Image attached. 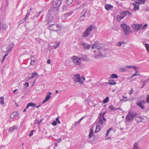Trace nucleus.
Wrapping results in <instances>:
<instances>
[{
	"label": "nucleus",
	"instance_id": "obj_1",
	"mask_svg": "<svg viewBox=\"0 0 149 149\" xmlns=\"http://www.w3.org/2000/svg\"><path fill=\"white\" fill-rule=\"evenodd\" d=\"M137 115L138 113L136 111H130L126 116L125 120L127 121H130Z\"/></svg>",
	"mask_w": 149,
	"mask_h": 149
},
{
	"label": "nucleus",
	"instance_id": "obj_2",
	"mask_svg": "<svg viewBox=\"0 0 149 149\" xmlns=\"http://www.w3.org/2000/svg\"><path fill=\"white\" fill-rule=\"evenodd\" d=\"M133 68L134 70L136 72L134 74H137V73L139 72L138 69L139 68L134 66H132V65H129V66H126L124 68H120L119 69V71L120 72H125L126 71H127V68Z\"/></svg>",
	"mask_w": 149,
	"mask_h": 149
},
{
	"label": "nucleus",
	"instance_id": "obj_3",
	"mask_svg": "<svg viewBox=\"0 0 149 149\" xmlns=\"http://www.w3.org/2000/svg\"><path fill=\"white\" fill-rule=\"evenodd\" d=\"M123 30L125 36L129 34L130 32V28L129 26L127 25L125 23H122L121 25Z\"/></svg>",
	"mask_w": 149,
	"mask_h": 149
},
{
	"label": "nucleus",
	"instance_id": "obj_4",
	"mask_svg": "<svg viewBox=\"0 0 149 149\" xmlns=\"http://www.w3.org/2000/svg\"><path fill=\"white\" fill-rule=\"evenodd\" d=\"M80 76V75H74L73 80L75 83L79 82L81 84H82L83 83V81L85 80V77H81Z\"/></svg>",
	"mask_w": 149,
	"mask_h": 149
},
{
	"label": "nucleus",
	"instance_id": "obj_5",
	"mask_svg": "<svg viewBox=\"0 0 149 149\" xmlns=\"http://www.w3.org/2000/svg\"><path fill=\"white\" fill-rule=\"evenodd\" d=\"M61 26L57 24H49L48 26V28L52 31H57L61 28Z\"/></svg>",
	"mask_w": 149,
	"mask_h": 149
},
{
	"label": "nucleus",
	"instance_id": "obj_6",
	"mask_svg": "<svg viewBox=\"0 0 149 149\" xmlns=\"http://www.w3.org/2000/svg\"><path fill=\"white\" fill-rule=\"evenodd\" d=\"M93 29V26L91 25L87 28L83 33V36L84 38L88 37Z\"/></svg>",
	"mask_w": 149,
	"mask_h": 149
},
{
	"label": "nucleus",
	"instance_id": "obj_7",
	"mask_svg": "<svg viewBox=\"0 0 149 149\" xmlns=\"http://www.w3.org/2000/svg\"><path fill=\"white\" fill-rule=\"evenodd\" d=\"M93 130L92 128L90 130V132L89 134V137L87 139V140L89 142H93L95 139V136L94 135L93 133Z\"/></svg>",
	"mask_w": 149,
	"mask_h": 149
},
{
	"label": "nucleus",
	"instance_id": "obj_8",
	"mask_svg": "<svg viewBox=\"0 0 149 149\" xmlns=\"http://www.w3.org/2000/svg\"><path fill=\"white\" fill-rule=\"evenodd\" d=\"M103 45V43H99L98 41H96L95 42L94 44L92 45V48H96L97 49L99 50L102 48Z\"/></svg>",
	"mask_w": 149,
	"mask_h": 149
},
{
	"label": "nucleus",
	"instance_id": "obj_9",
	"mask_svg": "<svg viewBox=\"0 0 149 149\" xmlns=\"http://www.w3.org/2000/svg\"><path fill=\"white\" fill-rule=\"evenodd\" d=\"M72 60L74 63L77 65H79L81 64V60L79 57L76 56H73L72 57Z\"/></svg>",
	"mask_w": 149,
	"mask_h": 149
},
{
	"label": "nucleus",
	"instance_id": "obj_10",
	"mask_svg": "<svg viewBox=\"0 0 149 149\" xmlns=\"http://www.w3.org/2000/svg\"><path fill=\"white\" fill-rule=\"evenodd\" d=\"M59 10V8L57 7H56L55 6H54L53 5L50 8L48 13L53 14L54 13L55 14L58 13V11Z\"/></svg>",
	"mask_w": 149,
	"mask_h": 149
},
{
	"label": "nucleus",
	"instance_id": "obj_11",
	"mask_svg": "<svg viewBox=\"0 0 149 149\" xmlns=\"http://www.w3.org/2000/svg\"><path fill=\"white\" fill-rule=\"evenodd\" d=\"M106 120L104 117H102V116L99 115L98 118L97 119V124L102 125L103 123V121Z\"/></svg>",
	"mask_w": 149,
	"mask_h": 149
},
{
	"label": "nucleus",
	"instance_id": "obj_12",
	"mask_svg": "<svg viewBox=\"0 0 149 149\" xmlns=\"http://www.w3.org/2000/svg\"><path fill=\"white\" fill-rule=\"evenodd\" d=\"M62 0H54L53 3V5L59 8L61 4Z\"/></svg>",
	"mask_w": 149,
	"mask_h": 149
},
{
	"label": "nucleus",
	"instance_id": "obj_13",
	"mask_svg": "<svg viewBox=\"0 0 149 149\" xmlns=\"http://www.w3.org/2000/svg\"><path fill=\"white\" fill-rule=\"evenodd\" d=\"M145 101L142 100L139 102H137L136 104L137 106L140 107L142 109H145V107L144 105L143 104H145Z\"/></svg>",
	"mask_w": 149,
	"mask_h": 149
},
{
	"label": "nucleus",
	"instance_id": "obj_14",
	"mask_svg": "<svg viewBox=\"0 0 149 149\" xmlns=\"http://www.w3.org/2000/svg\"><path fill=\"white\" fill-rule=\"evenodd\" d=\"M81 45L85 50H88L91 47V46L86 43H82Z\"/></svg>",
	"mask_w": 149,
	"mask_h": 149
},
{
	"label": "nucleus",
	"instance_id": "obj_15",
	"mask_svg": "<svg viewBox=\"0 0 149 149\" xmlns=\"http://www.w3.org/2000/svg\"><path fill=\"white\" fill-rule=\"evenodd\" d=\"M140 141H138L134 143L133 147L132 149H140V147L139 146Z\"/></svg>",
	"mask_w": 149,
	"mask_h": 149
},
{
	"label": "nucleus",
	"instance_id": "obj_16",
	"mask_svg": "<svg viewBox=\"0 0 149 149\" xmlns=\"http://www.w3.org/2000/svg\"><path fill=\"white\" fill-rule=\"evenodd\" d=\"M142 26V24H135L132 26V28L135 30H139Z\"/></svg>",
	"mask_w": 149,
	"mask_h": 149
},
{
	"label": "nucleus",
	"instance_id": "obj_17",
	"mask_svg": "<svg viewBox=\"0 0 149 149\" xmlns=\"http://www.w3.org/2000/svg\"><path fill=\"white\" fill-rule=\"evenodd\" d=\"M19 116V114L17 112H14L10 116V118L12 119H15Z\"/></svg>",
	"mask_w": 149,
	"mask_h": 149
},
{
	"label": "nucleus",
	"instance_id": "obj_18",
	"mask_svg": "<svg viewBox=\"0 0 149 149\" xmlns=\"http://www.w3.org/2000/svg\"><path fill=\"white\" fill-rule=\"evenodd\" d=\"M135 119V120L138 123L140 122H144L142 116L136 117Z\"/></svg>",
	"mask_w": 149,
	"mask_h": 149
},
{
	"label": "nucleus",
	"instance_id": "obj_19",
	"mask_svg": "<svg viewBox=\"0 0 149 149\" xmlns=\"http://www.w3.org/2000/svg\"><path fill=\"white\" fill-rule=\"evenodd\" d=\"M49 95H48L45 97V100L43 101V102H42V103L43 104L45 102H46L47 101H48L49 100L50 98V97H51V96H50V95L52 94V93H51V92H49Z\"/></svg>",
	"mask_w": 149,
	"mask_h": 149
},
{
	"label": "nucleus",
	"instance_id": "obj_20",
	"mask_svg": "<svg viewBox=\"0 0 149 149\" xmlns=\"http://www.w3.org/2000/svg\"><path fill=\"white\" fill-rule=\"evenodd\" d=\"M105 8L107 10L112 9L113 8V6L109 4H107L105 5Z\"/></svg>",
	"mask_w": 149,
	"mask_h": 149
},
{
	"label": "nucleus",
	"instance_id": "obj_21",
	"mask_svg": "<svg viewBox=\"0 0 149 149\" xmlns=\"http://www.w3.org/2000/svg\"><path fill=\"white\" fill-rule=\"evenodd\" d=\"M146 0H137L136 3L138 4H144Z\"/></svg>",
	"mask_w": 149,
	"mask_h": 149
},
{
	"label": "nucleus",
	"instance_id": "obj_22",
	"mask_svg": "<svg viewBox=\"0 0 149 149\" xmlns=\"http://www.w3.org/2000/svg\"><path fill=\"white\" fill-rule=\"evenodd\" d=\"M17 126L14 125L9 128V132H12L15 130H17Z\"/></svg>",
	"mask_w": 149,
	"mask_h": 149
},
{
	"label": "nucleus",
	"instance_id": "obj_23",
	"mask_svg": "<svg viewBox=\"0 0 149 149\" xmlns=\"http://www.w3.org/2000/svg\"><path fill=\"white\" fill-rule=\"evenodd\" d=\"M128 11H123L121 12L120 15V16H122L123 18L126 15L127 13H129Z\"/></svg>",
	"mask_w": 149,
	"mask_h": 149
},
{
	"label": "nucleus",
	"instance_id": "obj_24",
	"mask_svg": "<svg viewBox=\"0 0 149 149\" xmlns=\"http://www.w3.org/2000/svg\"><path fill=\"white\" fill-rule=\"evenodd\" d=\"M101 129V126L100 125L97 124L95 132L97 133L100 131Z\"/></svg>",
	"mask_w": 149,
	"mask_h": 149
},
{
	"label": "nucleus",
	"instance_id": "obj_25",
	"mask_svg": "<svg viewBox=\"0 0 149 149\" xmlns=\"http://www.w3.org/2000/svg\"><path fill=\"white\" fill-rule=\"evenodd\" d=\"M109 85H114L116 84V83L115 81L113 79H110L109 80L108 83H107Z\"/></svg>",
	"mask_w": 149,
	"mask_h": 149
},
{
	"label": "nucleus",
	"instance_id": "obj_26",
	"mask_svg": "<svg viewBox=\"0 0 149 149\" xmlns=\"http://www.w3.org/2000/svg\"><path fill=\"white\" fill-rule=\"evenodd\" d=\"M36 106V104L35 103H33V102L29 103L27 104L26 107V108H28L30 106L33 107H34Z\"/></svg>",
	"mask_w": 149,
	"mask_h": 149
},
{
	"label": "nucleus",
	"instance_id": "obj_27",
	"mask_svg": "<svg viewBox=\"0 0 149 149\" xmlns=\"http://www.w3.org/2000/svg\"><path fill=\"white\" fill-rule=\"evenodd\" d=\"M46 21L48 23H50L52 22V19L51 17H48L47 16L45 19Z\"/></svg>",
	"mask_w": 149,
	"mask_h": 149
},
{
	"label": "nucleus",
	"instance_id": "obj_28",
	"mask_svg": "<svg viewBox=\"0 0 149 149\" xmlns=\"http://www.w3.org/2000/svg\"><path fill=\"white\" fill-rule=\"evenodd\" d=\"M74 0H65L66 4L68 6H69L72 4Z\"/></svg>",
	"mask_w": 149,
	"mask_h": 149
},
{
	"label": "nucleus",
	"instance_id": "obj_29",
	"mask_svg": "<svg viewBox=\"0 0 149 149\" xmlns=\"http://www.w3.org/2000/svg\"><path fill=\"white\" fill-rule=\"evenodd\" d=\"M123 18L120 15H117L116 17V19L117 20V21L119 22L120 21V20L123 19Z\"/></svg>",
	"mask_w": 149,
	"mask_h": 149
},
{
	"label": "nucleus",
	"instance_id": "obj_30",
	"mask_svg": "<svg viewBox=\"0 0 149 149\" xmlns=\"http://www.w3.org/2000/svg\"><path fill=\"white\" fill-rule=\"evenodd\" d=\"M73 13L72 12H70L69 13H66L65 14V16L66 17H68L69 16L71 15Z\"/></svg>",
	"mask_w": 149,
	"mask_h": 149
},
{
	"label": "nucleus",
	"instance_id": "obj_31",
	"mask_svg": "<svg viewBox=\"0 0 149 149\" xmlns=\"http://www.w3.org/2000/svg\"><path fill=\"white\" fill-rule=\"evenodd\" d=\"M26 20V19L24 18V19H21L20 20L19 22L18 23V25H20L21 24H22L23 23H24V22H25Z\"/></svg>",
	"mask_w": 149,
	"mask_h": 149
},
{
	"label": "nucleus",
	"instance_id": "obj_32",
	"mask_svg": "<svg viewBox=\"0 0 149 149\" xmlns=\"http://www.w3.org/2000/svg\"><path fill=\"white\" fill-rule=\"evenodd\" d=\"M81 60H86V59L87 57L85 55H82V57H79Z\"/></svg>",
	"mask_w": 149,
	"mask_h": 149
},
{
	"label": "nucleus",
	"instance_id": "obj_33",
	"mask_svg": "<svg viewBox=\"0 0 149 149\" xmlns=\"http://www.w3.org/2000/svg\"><path fill=\"white\" fill-rule=\"evenodd\" d=\"M112 130H113V129L112 128H110L109 129L107 130V132H106V136H108L109 135L110 132Z\"/></svg>",
	"mask_w": 149,
	"mask_h": 149
},
{
	"label": "nucleus",
	"instance_id": "obj_34",
	"mask_svg": "<svg viewBox=\"0 0 149 149\" xmlns=\"http://www.w3.org/2000/svg\"><path fill=\"white\" fill-rule=\"evenodd\" d=\"M109 108L111 110V111H115L116 110V108L115 107H114L113 105H110L109 106Z\"/></svg>",
	"mask_w": 149,
	"mask_h": 149
},
{
	"label": "nucleus",
	"instance_id": "obj_35",
	"mask_svg": "<svg viewBox=\"0 0 149 149\" xmlns=\"http://www.w3.org/2000/svg\"><path fill=\"white\" fill-rule=\"evenodd\" d=\"M134 10H138L139 8V6L136 4L134 5Z\"/></svg>",
	"mask_w": 149,
	"mask_h": 149
},
{
	"label": "nucleus",
	"instance_id": "obj_36",
	"mask_svg": "<svg viewBox=\"0 0 149 149\" xmlns=\"http://www.w3.org/2000/svg\"><path fill=\"white\" fill-rule=\"evenodd\" d=\"M0 103L1 104H4V97H0Z\"/></svg>",
	"mask_w": 149,
	"mask_h": 149
},
{
	"label": "nucleus",
	"instance_id": "obj_37",
	"mask_svg": "<svg viewBox=\"0 0 149 149\" xmlns=\"http://www.w3.org/2000/svg\"><path fill=\"white\" fill-rule=\"evenodd\" d=\"M8 55V52H6V54L4 55L3 57L2 60V62H3L6 59V57Z\"/></svg>",
	"mask_w": 149,
	"mask_h": 149
},
{
	"label": "nucleus",
	"instance_id": "obj_38",
	"mask_svg": "<svg viewBox=\"0 0 149 149\" xmlns=\"http://www.w3.org/2000/svg\"><path fill=\"white\" fill-rule=\"evenodd\" d=\"M145 47H146V50L149 53V44L145 43Z\"/></svg>",
	"mask_w": 149,
	"mask_h": 149
},
{
	"label": "nucleus",
	"instance_id": "obj_39",
	"mask_svg": "<svg viewBox=\"0 0 149 149\" xmlns=\"http://www.w3.org/2000/svg\"><path fill=\"white\" fill-rule=\"evenodd\" d=\"M102 56L101 53H100L98 54H96L95 55V57L97 58H99L100 57H101Z\"/></svg>",
	"mask_w": 149,
	"mask_h": 149
},
{
	"label": "nucleus",
	"instance_id": "obj_40",
	"mask_svg": "<svg viewBox=\"0 0 149 149\" xmlns=\"http://www.w3.org/2000/svg\"><path fill=\"white\" fill-rule=\"evenodd\" d=\"M8 28L7 25L6 24H3L2 26V28L3 30H6Z\"/></svg>",
	"mask_w": 149,
	"mask_h": 149
},
{
	"label": "nucleus",
	"instance_id": "obj_41",
	"mask_svg": "<svg viewBox=\"0 0 149 149\" xmlns=\"http://www.w3.org/2000/svg\"><path fill=\"white\" fill-rule=\"evenodd\" d=\"M109 97H107L106 98L103 100V103H106L108 102L109 100Z\"/></svg>",
	"mask_w": 149,
	"mask_h": 149
},
{
	"label": "nucleus",
	"instance_id": "obj_42",
	"mask_svg": "<svg viewBox=\"0 0 149 149\" xmlns=\"http://www.w3.org/2000/svg\"><path fill=\"white\" fill-rule=\"evenodd\" d=\"M41 122V121H38V120L37 119H36V120H35L34 123L35 124H38V125H39L40 123Z\"/></svg>",
	"mask_w": 149,
	"mask_h": 149
},
{
	"label": "nucleus",
	"instance_id": "obj_43",
	"mask_svg": "<svg viewBox=\"0 0 149 149\" xmlns=\"http://www.w3.org/2000/svg\"><path fill=\"white\" fill-rule=\"evenodd\" d=\"M60 44V42H59L58 43H57L56 45H54V47L55 48H57L59 47V45Z\"/></svg>",
	"mask_w": 149,
	"mask_h": 149
},
{
	"label": "nucleus",
	"instance_id": "obj_44",
	"mask_svg": "<svg viewBox=\"0 0 149 149\" xmlns=\"http://www.w3.org/2000/svg\"><path fill=\"white\" fill-rule=\"evenodd\" d=\"M14 45H15V44H14V43L11 42V43H10L9 44V46L10 47L13 48V47H14Z\"/></svg>",
	"mask_w": 149,
	"mask_h": 149
},
{
	"label": "nucleus",
	"instance_id": "obj_45",
	"mask_svg": "<svg viewBox=\"0 0 149 149\" xmlns=\"http://www.w3.org/2000/svg\"><path fill=\"white\" fill-rule=\"evenodd\" d=\"M106 113V112L105 111L104 112H102V113H100L99 115L102 116V117H104V114H105Z\"/></svg>",
	"mask_w": 149,
	"mask_h": 149
},
{
	"label": "nucleus",
	"instance_id": "obj_46",
	"mask_svg": "<svg viewBox=\"0 0 149 149\" xmlns=\"http://www.w3.org/2000/svg\"><path fill=\"white\" fill-rule=\"evenodd\" d=\"M30 64L31 65H34L35 64V62H36V60H33L31 61Z\"/></svg>",
	"mask_w": 149,
	"mask_h": 149
},
{
	"label": "nucleus",
	"instance_id": "obj_47",
	"mask_svg": "<svg viewBox=\"0 0 149 149\" xmlns=\"http://www.w3.org/2000/svg\"><path fill=\"white\" fill-rule=\"evenodd\" d=\"M56 123H58L59 124H60L61 123V122L59 120V119H58V117H57L56 118Z\"/></svg>",
	"mask_w": 149,
	"mask_h": 149
},
{
	"label": "nucleus",
	"instance_id": "obj_48",
	"mask_svg": "<svg viewBox=\"0 0 149 149\" xmlns=\"http://www.w3.org/2000/svg\"><path fill=\"white\" fill-rule=\"evenodd\" d=\"M111 78H117L118 77L117 75H111Z\"/></svg>",
	"mask_w": 149,
	"mask_h": 149
},
{
	"label": "nucleus",
	"instance_id": "obj_49",
	"mask_svg": "<svg viewBox=\"0 0 149 149\" xmlns=\"http://www.w3.org/2000/svg\"><path fill=\"white\" fill-rule=\"evenodd\" d=\"M67 6L65 5H64L63 6L62 9H63V10H66L67 9Z\"/></svg>",
	"mask_w": 149,
	"mask_h": 149
},
{
	"label": "nucleus",
	"instance_id": "obj_50",
	"mask_svg": "<svg viewBox=\"0 0 149 149\" xmlns=\"http://www.w3.org/2000/svg\"><path fill=\"white\" fill-rule=\"evenodd\" d=\"M12 48H11L10 47H9L8 48V49H7V51H6V52H8V53H9V52H10L12 50Z\"/></svg>",
	"mask_w": 149,
	"mask_h": 149
},
{
	"label": "nucleus",
	"instance_id": "obj_51",
	"mask_svg": "<svg viewBox=\"0 0 149 149\" xmlns=\"http://www.w3.org/2000/svg\"><path fill=\"white\" fill-rule=\"evenodd\" d=\"M34 130H32L30 132L29 134V136H32L33 134V132H34Z\"/></svg>",
	"mask_w": 149,
	"mask_h": 149
},
{
	"label": "nucleus",
	"instance_id": "obj_52",
	"mask_svg": "<svg viewBox=\"0 0 149 149\" xmlns=\"http://www.w3.org/2000/svg\"><path fill=\"white\" fill-rule=\"evenodd\" d=\"M25 88H27L29 86V83H26L24 84V85Z\"/></svg>",
	"mask_w": 149,
	"mask_h": 149
},
{
	"label": "nucleus",
	"instance_id": "obj_53",
	"mask_svg": "<svg viewBox=\"0 0 149 149\" xmlns=\"http://www.w3.org/2000/svg\"><path fill=\"white\" fill-rule=\"evenodd\" d=\"M52 124L54 126H56L57 125V123L56 121H54L52 123Z\"/></svg>",
	"mask_w": 149,
	"mask_h": 149
},
{
	"label": "nucleus",
	"instance_id": "obj_54",
	"mask_svg": "<svg viewBox=\"0 0 149 149\" xmlns=\"http://www.w3.org/2000/svg\"><path fill=\"white\" fill-rule=\"evenodd\" d=\"M148 26V24L146 23L142 27V29H145V28Z\"/></svg>",
	"mask_w": 149,
	"mask_h": 149
},
{
	"label": "nucleus",
	"instance_id": "obj_55",
	"mask_svg": "<svg viewBox=\"0 0 149 149\" xmlns=\"http://www.w3.org/2000/svg\"><path fill=\"white\" fill-rule=\"evenodd\" d=\"M134 91V90L132 88V89L129 92V93L130 94V95H131L132 93Z\"/></svg>",
	"mask_w": 149,
	"mask_h": 149
},
{
	"label": "nucleus",
	"instance_id": "obj_56",
	"mask_svg": "<svg viewBox=\"0 0 149 149\" xmlns=\"http://www.w3.org/2000/svg\"><path fill=\"white\" fill-rule=\"evenodd\" d=\"M122 42H118L117 45L119 47H120L122 44Z\"/></svg>",
	"mask_w": 149,
	"mask_h": 149
},
{
	"label": "nucleus",
	"instance_id": "obj_57",
	"mask_svg": "<svg viewBox=\"0 0 149 149\" xmlns=\"http://www.w3.org/2000/svg\"><path fill=\"white\" fill-rule=\"evenodd\" d=\"M146 102L148 103H149V95H148L147 97Z\"/></svg>",
	"mask_w": 149,
	"mask_h": 149
},
{
	"label": "nucleus",
	"instance_id": "obj_58",
	"mask_svg": "<svg viewBox=\"0 0 149 149\" xmlns=\"http://www.w3.org/2000/svg\"><path fill=\"white\" fill-rule=\"evenodd\" d=\"M31 61H32V60H36V59L34 57L32 56L31 58Z\"/></svg>",
	"mask_w": 149,
	"mask_h": 149
},
{
	"label": "nucleus",
	"instance_id": "obj_59",
	"mask_svg": "<svg viewBox=\"0 0 149 149\" xmlns=\"http://www.w3.org/2000/svg\"><path fill=\"white\" fill-rule=\"evenodd\" d=\"M80 122H79V120L75 122L74 123L75 126H76V125L79 124Z\"/></svg>",
	"mask_w": 149,
	"mask_h": 149
},
{
	"label": "nucleus",
	"instance_id": "obj_60",
	"mask_svg": "<svg viewBox=\"0 0 149 149\" xmlns=\"http://www.w3.org/2000/svg\"><path fill=\"white\" fill-rule=\"evenodd\" d=\"M29 14L28 13H27L26 15V16L24 17V18L26 19L29 16Z\"/></svg>",
	"mask_w": 149,
	"mask_h": 149
},
{
	"label": "nucleus",
	"instance_id": "obj_61",
	"mask_svg": "<svg viewBox=\"0 0 149 149\" xmlns=\"http://www.w3.org/2000/svg\"><path fill=\"white\" fill-rule=\"evenodd\" d=\"M119 110L120 111H122V109L120 107L118 108H116V110Z\"/></svg>",
	"mask_w": 149,
	"mask_h": 149
},
{
	"label": "nucleus",
	"instance_id": "obj_62",
	"mask_svg": "<svg viewBox=\"0 0 149 149\" xmlns=\"http://www.w3.org/2000/svg\"><path fill=\"white\" fill-rule=\"evenodd\" d=\"M31 8L28 11L27 13L29 14L30 13H31Z\"/></svg>",
	"mask_w": 149,
	"mask_h": 149
},
{
	"label": "nucleus",
	"instance_id": "obj_63",
	"mask_svg": "<svg viewBox=\"0 0 149 149\" xmlns=\"http://www.w3.org/2000/svg\"><path fill=\"white\" fill-rule=\"evenodd\" d=\"M41 11H40L39 13L37 15H36V17H38V16H39V15L40 14V13H41Z\"/></svg>",
	"mask_w": 149,
	"mask_h": 149
},
{
	"label": "nucleus",
	"instance_id": "obj_64",
	"mask_svg": "<svg viewBox=\"0 0 149 149\" xmlns=\"http://www.w3.org/2000/svg\"><path fill=\"white\" fill-rule=\"evenodd\" d=\"M47 63L48 64H50L51 63V61L50 59H48L47 61Z\"/></svg>",
	"mask_w": 149,
	"mask_h": 149
}]
</instances>
